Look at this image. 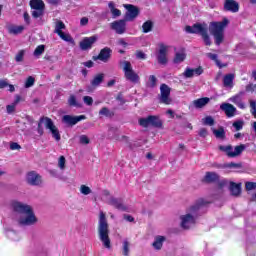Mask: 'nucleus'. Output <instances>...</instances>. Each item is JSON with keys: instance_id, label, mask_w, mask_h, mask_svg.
<instances>
[{"instance_id": "f257e3e1", "label": "nucleus", "mask_w": 256, "mask_h": 256, "mask_svg": "<svg viewBox=\"0 0 256 256\" xmlns=\"http://www.w3.org/2000/svg\"><path fill=\"white\" fill-rule=\"evenodd\" d=\"M12 209L15 215L16 223L20 227H32V225H37V223H39V219L35 215L31 205L23 202H14L12 203Z\"/></svg>"}, {"instance_id": "f03ea898", "label": "nucleus", "mask_w": 256, "mask_h": 256, "mask_svg": "<svg viewBox=\"0 0 256 256\" xmlns=\"http://www.w3.org/2000/svg\"><path fill=\"white\" fill-rule=\"evenodd\" d=\"M209 201L204 198L197 199L194 204H192L186 211V214L180 216V225L182 229H191L195 223H197V217H199V211L203 209V207H207L209 205Z\"/></svg>"}, {"instance_id": "7ed1b4c3", "label": "nucleus", "mask_w": 256, "mask_h": 256, "mask_svg": "<svg viewBox=\"0 0 256 256\" xmlns=\"http://www.w3.org/2000/svg\"><path fill=\"white\" fill-rule=\"evenodd\" d=\"M98 237L106 249H111V238H109V222L107 221V216L103 211H100L99 213Z\"/></svg>"}, {"instance_id": "20e7f679", "label": "nucleus", "mask_w": 256, "mask_h": 256, "mask_svg": "<svg viewBox=\"0 0 256 256\" xmlns=\"http://www.w3.org/2000/svg\"><path fill=\"white\" fill-rule=\"evenodd\" d=\"M229 25V19L224 18L220 22H211L209 32L214 37L215 45H221L225 41V29Z\"/></svg>"}, {"instance_id": "39448f33", "label": "nucleus", "mask_w": 256, "mask_h": 256, "mask_svg": "<svg viewBox=\"0 0 256 256\" xmlns=\"http://www.w3.org/2000/svg\"><path fill=\"white\" fill-rule=\"evenodd\" d=\"M186 33H193L195 35H201L205 45L211 46V37H209V26L207 23H196L192 26H186Z\"/></svg>"}, {"instance_id": "423d86ee", "label": "nucleus", "mask_w": 256, "mask_h": 256, "mask_svg": "<svg viewBox=\"0 0 256 256\" xmlns=\"http://www.w3.org/2000/svg\"><path fill=\"white\" fill-rule=\"evenodd\" d=\"M120 65H122V70L124 72V77L126 81H129L134 85H137V83L141 81V77H139V74L135 72V70L133 69V65H131V62L124 60L120 62Z\"/></svg>"}, {"instance_id": "0eeeda50", "label": "nucleus", "mask_w": 256, "mask_h": 256, "mask_svg": "<svg viewBox=\"0 0 256 256\" xmlns=\"http://www.w3.org/2000/svg\"><path fill=\"white\" fill-rule=\"evenodd\" d=\"M218 149L219 151H222V153H225L226 156L234 159L235 157H239V155H241V153L247 149V146L245 144H240L233 148L232 145H220L218 146Z\"/></svg>"}, {"instance_id": "6e6552de", "label": "nucleus", "mask_w": 256, "mask_h": 256, "mask_svg": "<svg viewBox=\"0 0 256 256\" xmlns=\"http://www.w3.org/2000/svg\"><path fill=\"white\" fill-rule=\"evenodd\" d=\"M139 125L144 128L151 126L155 127L156 129H161V127H163V121H161L159 116L150 115L146 118H140Z\"/></svg>"}, {"instance_id": "1a4fd4ad", "label": "nucleus", "mask_w": 256, "mask_h": 256, "mask_svg": "<svg viewBox=\"0 0 256 256\" xmlns=\"http://www.w3.org/2000/svg\"><path fill=\"white\" fill-rule=\"evenodd\" d=\"M158 101L164 105H171V103H173V99H171V88L167 84L160 85Z\"/></svg>"}, {"instance_id": "9d476101", "label": "nucleus", "mask_w": 256, "mask_h": 256, "mask_svg": "<svg viewBox=\"0 0 256 256\" xmlns=\"http://www.w3.org/2000/svg\"><path fill=\"white\" fill-rule=\"evenodd\" d=\"M124 9H126V13L124 15L125 21L132 22L136 18L139 17V13H141V10H139V7L133 5V4H124Z\"/></svg>"}, {"instance_id": "9b49d317", "label": "nucleus", "mask_w": 256, "mask_h": 256, "mask_svg": "<svg viewBox=\"0 0 256 256\" xmlns=\"http://www.w3.org/2000/svg\"><path fill=\"white\" fill-rule=\"evenodd\" d=\"M26 183L33 187H39V185H43V178L36 171H30L26 174Z\"/></svg>"}, {"instance_id": "f8f14e48", "label": "nucleus", "mask_w": 256, "mask_h": 256, "mask_svg": "<svg viewBox=\"0 0 256 256\" xmlns=\"http://www.w3.org/2000/svg\"><path fill=\"white\" fill-rule=\"evenodd\" d=\"M110 27L118 35H123V33L127 31V20H125L124 18L121 20L114 21L110 24Z\"/></svg>"}, {"instance_id": "ddd939ff", "label": "nucleus", "mask_w": 256, "mask_h": 256, "mask_svg": "<svg viewBox=\"0 0 256 256\" xmlns=\"http://www.w3.org/2000/svg\"><path fill=\"white\" fill-rule=\"evenodd\" d=\"M111 53H113V50L109 47H105L100 50L99 55L93 56V61H102V63H109V59H111Z\"/></svg>"}, {"instance_id": "4468645a", "label": "nucleus", "mask_w": 256, "mask_h": 256, "mask_svg": "<svg viewBox=\"0 0 256 256\" xmlns=\"http://www.w3.org/2000/svg\"><path fill=\"white\" fill-rule=\"evenodd\" d=\"M46 129L50 131L55 141H61V133L51 118L46 119Z\"/></svg>"}, {"instance_id": "2eb2a0df", "label": "nucleus", "mask_w": 256, "mask_h": 256, "mask_svg": "<svg viewBox=\"0 0 256 256\" xmlns=\"http://www.w3.org/2000/svg\"><path fill=\"white\" fill-rule=\"evenodd\" d=\"M99 37L97 35L91 36V37H85L81 42H80V49L82 51H89L97 43V40Z\"/></svg>"}, {"instance_id": "dca6fc26", "label": "nucleus", "mask_w": 256, "mask_h": 256, "mask_svg": "<svg viewBox=\"0 0 256 256\" xmlns=\"http://www.w3.org/2000/svg\"><path fill=\"white\" fill-rule=\"evenodd\" d=\"M169 49L168 46H166L163 43L159 44V50L157 54V61L160 65H167V50Z\"/></svg>"}, {"instance_id": "f3484780", "label": "nucleus", "mask_w": 256, "mask_h": 256, "mask_svg": "<svg viewBox=\"0 0 256 256\" xmlns=\"http://www.w3.org/2000/svg\"><path fill=\"white\" fill-rule=\"evenodd\" d=\"M83 119H86L85 115H80V116L64 115L62 117V122L68 125V127H73V125H77V123H79V121H83Z\"/></svg>"}, {"instance_id": "a211bd4d", "label": "nucleus", "mask_w": 256, "mask_h": 256, "mask_svg": "<svg viewBox=\"0 0 256 256\" xmlns=\"http://www.w3.org/2000/svg\"><path fill=\"white\" fill-rule=\"evenodd\" d=\"M195 75L197 77H199V75H203V67L199 66L195 69L187 67L183 72V77H185V79H191L192 77H195Z\"/></svg>"}, {"instance_id": "6ab92c4d", "label": "nucleus", "mask_w": 256, "mask_h": 256, "mask_svg": "<svg viewBox=\"0 0 256 256\" xmlns=\"http://www.w3.org/2000/svg\"><path fill=\"white\" fill-rule=\"evenodd\" d=\"M220 109L221 111H224L226 117H235L237 113V108H235L233 104H229V103H222L220 105Z\"/></svg>"}, {"instance_id": "aec40b11", "label": "nucleus", "mask_w": 256, "mask_h": 256, "mask_svg": "<svg viewBox=\"0 0 256 256\" xmlns=\"http://www.w3.org/2000/svg\"><path fill=\"white\" fill-rule=\"evenodd\" d=\"M221 179L217 172H206L204 177L202 178V183H217Z\"/></svg>"}, {"instance_id": "412c9836", "label": "nucleus", "mask_w": 256, "mask_h": 256, "mask_svg": "<svg viewBox=\"0 0 256 256\" xmlns=\"http://www.w3.org/2000/svg\"><path fill=\"white\" fill-rule=\"evenodd\" d=\"M224 11H230L231 13L239 12V3L235 0H225Z\"/></svg>"}, {"instance_id": "4be33fe9", "label": "nucleus", "mask_w": 256, "mask_h": 256, "mask_svg": "<svg viewBox=\"0 0 256 256\" xmlns=\"http://www.w3.org/2000/svg\"><path fill=\"white\" fill-rule=\"evenodd\" d=\"M108 205H111L119 211H127V206H125V204H123V201L119 200V198L110 197Z\"/></svg>"}, {"instance_id": "5701e85b", "label": "nucleus", "mask_w": 256, "mask_h": 256, "mask_svg": "<svg viewBox=\"0 0 256 256\" xmlns=\"http://www.w3.org/2000/svg\"><path fill=\"white\" fill-rule=\"evenodd\" d=\"M243 95H245V91L239 92L237 95L230 98V101L237 105L240 109H245V103H243Z\"/></svg>"}, {"instance_id": "b1692460", "label": "nucleus", "mask_w": 256, "mask_h": 256, "mask_svg": "<svg viewBox=\"0 0 256 256\" xmlns=\"http://www.w3.org/2000/svg\"><path fill=\"white\" fill-rule=\"evenodd\" d=\"M229 191H230V195H232V197H240L241 196V183L237 184L235 182H230Z\"/></svg>"}, {"instance_id": "393cba45", "label": "nucleus", "mask_w": 256, "mask_h": 256, "mask_svg": "<svg viewBox=\"0 0 256 256\" xmlns=\"http://www.w3.org/2000/svg\"><path fill=\"white\" fill-rule=\"evenodd\" d=\"M211 131L216 139H220V141H225V139H227L225 128L222 126H220L218 129L211 128Z\"/></svg>"}, {"instance_id": "a878e982", "label": "nucleus", "mask_w": 256, "mask_h": 256, "mask_svg": "<svg viewBox=\"0 0 256 256\" xmlns=\"http://www.w3.org/2000/svg\"><path fill=\"white\" fill-rule=\"evenodd\" d=\"M164 241H166L165 236H161V235L155 236L154 242L152 243V247H154L156 251H161V249H163Z\"/></svg>"}, {"instance_id": "bb28decb", "label": "nucleus", "mask_w": 256, "mask_h": 256, "mask_svg": "<svg viewBox=\"0 0 256 256\" xmlns=\"http://www.w3.org/2000/svg\"><path fill=\"white\" fill-rule=\"evenodd\" d=\"M103 81H105V74H103V73L96 74L90 82L91 87H93L95 89V88L99 87V85H101V83H103Z\"/></svg>"}, {"instance_id": "cd10ccee", "label": "nucleus", "mask_w": 256, "mask_h": 256, "mask_svg": "<svg viewBox=\"0 0 256 256\" xmlns=\"http://www.w3.org/2000/svg\"><path fill=\"white\" fill-rule=\"evenodd\" d=\"M235 80V74H226L223 78V86L227 89H233V81Z\"/></svg>"}, {"instance_id": "c85d7f7f", "label": "nucleus", "mask_w": 256, "mask_h": 256, "mask_svg": "<svg viewBox=\"0 0 256 256\" xmlns=\"http://www.w3.org/2000/svg\"><path fill=\"white\" fill-rule=\"evenodd\" d=\"M209 101L210 99L208 97L199 98L197 100H194L192 102V105L193 107H195V109H203V107H205V105H207Z\"/></svg>"}, {"instance_id": "c756f323", "label": "nucleus", "mask_w": 256, "mask_h": 256, "mask_svg": "<svg viewBox=\"0 0 256 256\" xmlns=\"http://www.w3.org/2000/svg\"><path fill=\"white\" fill-rule=\"evenodd\" d=\"M157 83H158L157 76L150 75L148 76L145 85L147 89H155V87H157Z\"/></svg>"}, {"instance_id": "7c9ffc66", "label": "nucleus", "mask_w": 256, "mask_h": 256, "mask_svg": "<svg viewBox=\"0 0 256 256\" xmlns=\"http://www.w3.org/2000/svg\"><path fill=\"white\" fill-rule=\"evenodd\" d=\"M47 119H49V117H41L39 119L37 131H38V135H40V136H42L45 133V131L43 129V125H44V127H46Z\"/></svg>"}, {"instance_id": "2f4dec72", "label": "nucleus", "mask_w": 256, "mask_h": 256, "mask_svg": "<svg viewBox=\"0 0 256 256\" xmlns=\"http://www.w3.org/2000/svg\"><path fill=\"white\" fill-rule=\"evenodd\" d=\"M31 9H45V3L43 0H30Z\"/></svg>"}, {"instance_id": "473e14b6", "label": "nucleus", "mask_w": 256, "mask_h": 256, "mask_svg": "<svg viewBox=\"0 0 256 256\" xmlns=\"http://www.w3.org/2000/svg\"><path fill=\"white\" fill-rule=\"evenodd\" d=\"M25 27L23 26H10L8 27V33L11 35H19L20 33H23Z\"/></svg>"}, {"instance_id": "72a5a7b5", "label": "nucleus", "mask_w": 256, "mask_h": 256, "mask_svg": "<svg viewBox=\"0 0 256 256\" xmlns=\"http://www.w3.org/2000/svg\"><path fill=\"white\" fill-rule=\"evenodd\" d=\"M142 31L143 33H150V31H153V22L151 20L144 22L142 25Z\"/></svg>"}, {"instance_id": "f704fd0d", "label": "nucleus", "mask_w": 256, "mask_h": 256, "mask_svg": "<svg viewBox=\"0 0 256 256\" xmlns=\"http://www.w3.org/2000/svg\"><path fill=\"white\" fill-rule=\"evenodd\" d=\"M80 193H81V195H91V193H93V190H91V187H89L85 184H82L80 186Z\"/></svg>"}, {"instance_id": "c9c22d12", "label": "nucleus", "mask_w": 256, "mask_h": 256, "mask_svg": "<svg viewBox=\"0 0 256 256\" xmlns=\"http://www.w3.org/2000/svg\"><path fill=\"white\" fill-rule=\"evenodd\" d=\"M43 53H45V45H39L34 50L33 55H34V57H41V55H43Z\"/></svg>"}, {"instance_id": "e433bc0d", "label": "nucleus", "mask_w": 256, "mask_h": 256, "mask_svg": "<svg viewBox=\"0 0 256 256\" xmlns=\"http://www.w3.org/2000/svg\"><path fill=\"white\" fill-rule=\"evenodd\" d=\"M68 105H70V107H81V104L77 102V98L75 97V95H71L69 97Z\"/></svg>"}, {"instance_id": "4c0bfd02", "label": "nucleus", "mask_w": 256, "mask_h": 256, "mask_svg": "<svg viewBox=\"0 0 256 256\" xmlns=\"http://www.w3.org/2000/svg\"><path fill=\"white\" fill-rule=\"evenodd\" d=\"M203 125H208L209 127H213L215 125V119H213L211 116H206L202 119Z\"/></svg>"}, {"instance_id": "58836bf2", "label": "nucleus", "mask_w": 256, "mask_h": 256, "mask_svg": "<svg viewBox=\"0 0 256 256\" xmlns=\"http://www.w3.org/2000/svg\"><path fill=\"white\" fill-rule=\"evenodd\" d=\"M185 53H176L175 57H174V63L179 64V63H183V61H185Z\"/></svg>"}, {"instance_id": "ea45409f", "label": "nucleus", "mask_w": 256, "mask_h": 256, "mask_svg": "<svg viewBox=\"0 0 256 256\" xmlns=\"http://www.w3.org/2000/svg\"><path fill=\"white\" fill-rule=\"evenodd\" d=\"M65 29V23L63 21L59 20L55 24V30L54 33H61Z\"/></svg>"}, {"instance_id": "a19ab883", "label": "nucleus", "mask_w": 256, "mask_h": 256, "mask_svg": "<svg viewBox=\"0 0 256 256\" xmlns=\"http://www.w3.org/2000/svg\"><path fill=\"white\" fill-rule=\"evenodd\" d=\"M223 167L225 169H241L242 165L241 163L231 162V163L224 164Z\"/></svg>"}, {"instance_id": "79ce46f5", "label": "nucleus", "mask_w": 256, "mask_h": 256, "mask_svg": "<svg viewBox=\"0 0 256 256\" xmlns=\"http://www.w3.org/2000/svg\"><path fill=\"white\" fill-rule=\"evenodd\" d=\"M35 85V78L33 76H29L24 84L25 89H29Z\"/></svg>"}, {"instance_id": "37998d69", "label": "nucleus", "mask_w": 256, "mask_h": 256, "mask_svg": "<svg viewBox=\"0 0 256 256\" xmlns=\"http://www.w3.org/2000/svg\"><path fill=\"white\" fill-rule=\"evenodd\" d=\"M130 243L127 240L123 241V246H122V253L124 256H129V247H130Z\"/></svg>"}, {"instance_id": "c03bdc74", "label": "nucleus", "mask_w": 256, "mask_h": 256, "mask_svg": "<svg viewBox=\"0 0 256 256\" xmlns=\"http://www.w3.org/2000/svg\"><path fill=\"white\" fill-rule=\"evenodd\" d=\"M99 115L104 116V117H113V113L107 107H103L99 111Z\"/></svg>"}, {"instance_id": "a18cd8bd", "label": "nucleus", "mask_w": 256, "mask_h": 256, "mask_svg": "<svg viewBox=\"0 0 256 256\" xmlns=\"http://www.w3.org/2000/svg\"><path fill=\"white\" fill-rule=\"evenodd\" d=\"M243 125H245V122H243V120H238L232 124V127H234L236 131H241V129H243Z\"/></svg>"}, {"instance_id": "49530a36", "label": "nucleus", "mask_w": 256, "mask_h": 256, "mask_svg": "<svg viewBox=\"0 0 256 256\" xmlns=\"http://www.w3.org/2000/svg\"><path fill=\"white\" fill-rule=\"evenodd\" d=\"M44 10L45 9H35L34 11H32V17H34V19H39V17H43Z\"/></svg>"}, {"instance_id": "de8ad7c7", "label": "nucleus", "mask_w": 256, "mask_h": 256, "mask_svg": "<svg viewBox=\"0 0 256 256\" xmlns=\"http://www.w3.org/2000/svg\"><path fill=\"white\" fill-rule=\"evenodd\" d=\"M24 57H25V50H20V51L16 54V56H15V61H16L17 63H21V62L23 61Z\"/></svg>"}, {"instance_id": "09e8293b", "label": "nucleus", "mask_w": 256, "mask_h": 256, "mask_svg": "<svg viewBox=\"0 0 256 256\" xmlns=\"http://www.w3.org/2000/svg\"><path fill=\"white\" fill-rule=\"evenodd\" d=\"M65 163H66L65 156H60L58 160V167L59 169H61V171L65 170Z\"/></svg>"}, {"instance_id": "8fccbe9b", "label": "nucleus", "mask_w": 256, "mask_h": 256, "mask_svg": "<svg viewBox=\"0 0 256 256\" xmlns=\"http://www.w3.org/2000/svg\"><path fill=\"white\" fill-rule=\"evenodd\" d=\"M79 141L81 145H89V143H91V140H89V137H87V135H81L79 137Z\"/></svg>"}, {"instance_id": "3c124183", "label": "nucleus", "mask_w": 256, "mask_h": 256, "mask_svg": "<svg viewBox=\"0 0 256 256\" xmlns=\"http://www.w3.org/2000/svg\"><path fill=\"white\" fill-rule=\"evenodd\" d=\"M246 191H253L256 189V182H246L245 183Z\"/></svg>"}, {"instance_id": "603ef678", "label": "nucleus", "mask_w": 256, "mask_h": 256, "mask_svg": "<svg viewBox=\"0 0 256 256\" xmlns=\"http://www.w3.org/2000/svg\"><path fill=\"white\" fill-rule=\"evenodd\" d=\"M57 35H59L60 38L63 39V41H71V36L69 34H65L63 31L62 32H58L56 33Z\"/></svg>"}, {"instance_id": "864d4df0", "label": "nucleus", "mask_w": 256, "mask_h": 256, "mask_svg": "<svg viewBox=\"0 0 256 256\" xmlns=\"http://www.w3.org/2000/svg\"><path fill=\"white\" fill-rule=\"evenodd\" d=\"M250 108H251V113L253 117L256 119V102L255 100H250Z\"/></svg>"}, {"instance_id": "5fc2aeb1", "label": "nucleus", "mask_w": 256, "mask_h": 256, "mask_svg": "<svg viewBox=\"0 0 256 256\" xmlns=\"http://www.w3.org/2000/svg\"><path fill=\"white\" fill-rule=\"evenodd\" d=\"M111 13H112L113 19H117V17H121V10L117 8H112Z\"/></svg>"}, {"instance_id": "6e6d98bb", "label": "nucleus", "mask_w": 256, "mask_h": 256, "mask_svg": "<svg viewBox=\"0 0 256 256\" xmlns=\"http://www.w3.org/2000/svg\"><path fill=\"white\" fill-rule=\"evenodd\" d=\"M136 57L138 58V59H141V60H145V59H147V54H145L143 51H141V50H137L136 51Z\"/></svg>"}, {"instance_id": "4d7b16f0", "label": "nucleus", "mask_w": 256, "mask_h": 256, "mask_svg": "<svg viewBox=\"0 0 256 256\" xmlns=\"http://www.w3.org/2000/svg\"><path fill=\"white\" fill-rule=\"evenodd\" d=\"M45 61H49V63H55L57 61V56H51L49 54H46L44 56Z\"/></svg>"}, {"instance_id": "13d9d810", "label": "nucleus", "mask_w": 256, "mask_h": 256, "mask_svg": "<svg viewBox=\"0 0 256 256\" xmlns=\"http://www.w3.org/2000/svg\"><path fill=\"white\" fill-rule=\"evenodd\" d=\"M218 187L220 189H223V187H227V185H230L231 182H228L227 180H218Z\"/></svg>"}, {"instance_id": "bf43d9fd", "label": "nucleus", "mask_w": 256, "mask_h": 256, "mask_svg": "<svg viewBox=\"0 0 256 256\" xmlns=\"http://www.w3.org/2000/svg\"><path fill=\"white\" fill-rule=\"evenodd\" d=\"M83 101L86 105H93V98L91 96H84Z\"/></svg>"}, {"instance_id": "052dcab7", "label": "nucleus", "mask_w": 256, "mask_h": 256, "mask_svg": "<svg viewBox=\"0 0 256 256\" xmlns=\"http://www.w3.org/2000/svg\"><path fill=\"white\" fill-rule=\"evenodd\" d=\"M206 57H208V59H211V61H215V63H217V61H219V59L217 58V54H213V53H207Z\"/></svg>"}, {"instance_id": "680f3d73", "label": "nucleus", "mask_w": 256, "mask_h": 256, "mask_svg": "<svg viewBox=\"0 0 256 256\" xmlns=\"http://www.w3.org/2000/svg\"><path fill=\"white\" fill-rule=\"evenodd\" d=\"M198 135H199L200 137L205 138V137H207V135H209V132L207 131L206 128H201V129L199 130Z\"/></svg>"}, {"instance_id": "e2e57ef3", "label": "nucleus", "mask_w": 256, "mask_h": 256, "mask_svg": "<svg viewBox=\"0 0 256 256\" xmlns=\"http://www.w3.org/2000/svg\"><path fill=\"white\" fill-rule=\"evenodd\" d=\"M10 149L12 151L19 150V149H21V145H19V143H17V142H13L10 144Z\"/></svg>"}, {"instance_id": "0e129e2a", "label": "nucleus", "mask_w": 256, "mask_h": 256, "mask_svg": "<svg viewBox=\"0 0 256 256\" xmlns=\"http://www.w3.org/2000/svg\"><path fill=\"white\" fill-rule=\"evenodd\" d=\"M88 24H89V18L82 17L81 20H80L81 27H85V25H88Z\"/></svg>"}, {"instance_id": "69168bd1", "label": "nucleus", "mask_w": 256, "mask_h": 256, "mask_svg": "<svg viewBox=\"0 0 256 256\" xmlns=\"http://www.w3.org/2000/svg\"><path fill=\"white\" fill-rule=\"evenodd\" d=\"M6 110H7V113H9V114L14 113V111H15V104L8 105L6 107Z\"/></svg>"}, {"instance_id": "338daca9", "label": "nucleus", "mask_w": 256, "mask_h": 256, "mask_svg": "<svg viewBox=\"0 0 256 256\" xmlns=\"http://www.w3.org/2000/svg\"><path fill=\"white\" fill-rule=\"evenodd\" d=\"M24 21L27 23V25H30L31 23V17L29 16V13L24 12Z\"/></svg>"}, {"instance_id": "774afa93", "label": "nucleus", "mask_w": 256, "mask_h": 256, "mask_svg": "<svg viewBox=\"0 0 256 256\" xmlns=\"http://www.w3.org/2000/svg\"><path fill=\"white\" fill-rule=\"evenodd\" d=\"M9 86V82L7 80H0V89H5V87Z\"/></svg>"}]
</instances>
